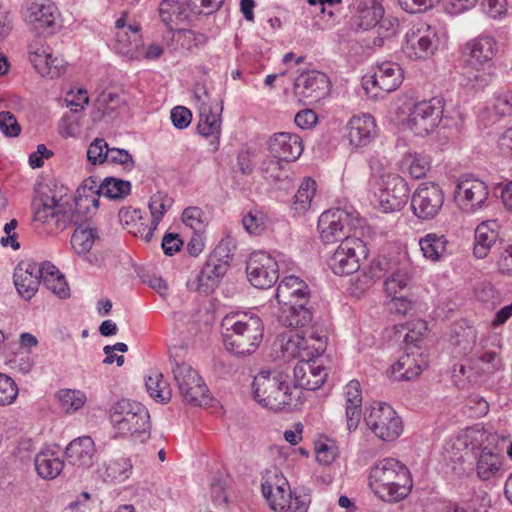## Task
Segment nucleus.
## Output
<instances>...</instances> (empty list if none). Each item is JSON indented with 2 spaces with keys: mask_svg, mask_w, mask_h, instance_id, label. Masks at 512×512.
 <instances>
[{
  "mask_svg": "<svg viewBox=\"0 0 512 512\" xmlns=\"http://www.w3.org/2000/svg\"><path fill=\"white\" fill-rule=\"evenodd\" d=\"M100 179L86 178L76 191L74 207L59 203L54 196L41 193L33 202L34 220L46 227L48 233H58L66 229L70 222H79L80 213L94 217L99 206Z\"/></svg>",
  "mask_w": 512,
  "mask_h": 512,
  "instance_id": "1",
  "label": "nucleus"
},
{
  "mask_svg": "<svg viewBox=\"0 0 512 512\" xmlns=\"http://www.w3.org/2000/svg\"><path fill=\"white\" fill-rule=\"evenodd\" d=\"M221 328L226 350L236 356L251 355L263 339L262 319L254 314H228L222 319Z\"/></svg>",
  "mask_w": 512,
  "mask_h": 512,
  "instance_id": "2",
  "label": "nucleus"
},
{
  "mask_svg": "<svg viewBox=\"0 0 512 512\" xmlns=\"http://www.w3.org/2000/svg\"><path fill=\"white\" fill-rule=\"evenodd\" d=\"M369 480L375 494L387 502L404 499L413 486L407 467L394 458L378 461L370 470Z\"/></svg>",
  "mask_w": 512,
  "mask_h": 512,
  "instance_id": "3",
  "label": "nucleus"
},
{
  "mask_svg": "<svg viewBox=\"0 0 512 512\" xmlns=\"http://www.w3.org/2000/svg\"><path fill=\"white\" fill-rule=\"evenodd\" d=\"M252 393L259 404L274 411L296 406L300 400V392L291 388L287 376L277 370H262L255 375Z\"/></svg>",
  "mask_w": 512,
  "mask_h": 512,
  "instance_id": "4",
  "label": "nucleus"
},
{
  "mask_svg": "<svg viewBox=\"0 0 512 512\" xmlns=\"http://www.w3.org/2000/svg\"><path fill=\"white\" fill-rule=\"evenodd\" d=\"M498 52V42L488 34H481L468 41L463 48L464 57L462 85L473 89H482L488 85L489 76L484 65L492 61Z\"/></svg>",
  "mask_w": 512,
  "mask_h": 512,
  "instance_id": "5",
  "label": "nucleus"
},
{
  "mask_svg": "<svg viewBox=\"0 0 512 512\" xmlns=\"http://www.w3.org/2000/svg\"><path fill=\"white\" fill-rule=\"evenodd\" d=\"M363 219L353 207L332 208L323 212L318 219V230L324 244H333L348 238L362 228Z\"/></svg>",
  "mask_w": 512,
  "mask_h": 512,
  "instance_id": "6",
  "label": "nucleus"
},
{
  "mask_svg": "<svg viewBox=\"0 0 512 512\" xmlns=\"http://www.w3.org/2000/svg\"><path fill=\"white\" fill-rule=\"evenodd\" d=\"M110 419L121 435H149L150 415L139 402L129 399L117 401L111 408Z\"/></svg>",
  "mask_w": 512,
  "mask_h": 512,
  "instance_id": "7",
  "label": "nucleus"
},
{
  "mask_svg": "<svg viewBox=\"0 0 512 512\" xmlns=\"http://www.w3.org/2000/svg\"><path fill=\"white\" fill-rule=\"evenodd\" d=\"M236 245L231 238L222 239L209 255L198 274V290L210 293L218 286L233 259Z\"/></svg>",
  "mask_w": 512,
  "mask_h": 512,
  "instance_id": "8",
  "label": "nucleus"
},
{
  "mask_svg": "<svg viewBox=\"0 0 512 512\" xmlns=\"http://www.w3.org/2000/svg\"><path fill=\"white\" fill-rule=\"evenodd\" d=\"M172 373L183 400L196 407L206 406L211 401L209 389L199 373L189 364L174 362Z\"/></svg>",
  "mask_w": 512,
  "mask_h": 512,
  "instance_id": "9",
  "label": "nucleus"
},
{
  "mask_svg": "<svg viewBox=\"0 0 512 512\" xmlns=\"http://www.w3.org/2000/svg\"><path fill=\"white\" fill-rule=\"evenodd\" d=\"M364 419L375 436L383 441L397 439L403 430L401 418L387 403L379 402L372 405Z\"/></svg>",
  "mask_w": 512,
  "mask_h": 512,
  "instance_id": "10",
  "label": "nucleus"
},
{
  "mask_svg": "<svg viewBox=\"0 0 512 512\" xmlns=\"http://www.w3.org/2000/svg\"><path fill=\"white\" fill-rule=\"evenodd\" d=\"M440 44L439 29L430 25L412 27L405 35L402 50L411 60L432 56Z\"/></svg>",
  "mask_w": 512,
  "mask_h": 512,
  "instance_id": "11",
  "label": "nucleus"
},
{
  "mask_svg": "<svg viewBox=\"0 0 512 512\" xmlns=\"http://www.w3.org/2000/svg\"><path fill=\"white\" fill-rule=\"evenodd\" d=\"M444 191L434 182H423L411 195L412 213L422 221L436 218L444 205Z\"/></svg>",
  "mask_w": 512,
  "mask_h": 512,
  "instance_id": "12",
  "label": "nucleus"
},
{
  "mask_svg": "<svg viewBox=\"0 0 512 512\" xmlns=\"http://www.w3.org/2000/svg\"><path fill=\"white\" fill-rule=\"evenodd\" d=\"M367 256V248L360 238H348L340 243L328 260L335 275L343 276L358 272L360 259Z\"/></svg>",
  "mask_w": 512,
  "mask_h": 512,
  "instance_id": "13",
  "label": "nucleus"
},
{
  "mask_svg": "<svg viewBox=\"0 0 512 512\" xmlns=\"http://www.w3.org/2000/svg\"><path fill=\"white\" fill-rule=\"evenodd\" d=\"M280 260L265 251L253 252L246 264L249 282L258 289H268L279 279Z\"/></svg>",
  "mask_w": 512,
  "mask_h": 512,
  "instance_id": "14",
  "label": "nucleus"
},
{
  "mask_svg": "<svg viewBox=\"0 0 512 512\" xmlns=\"http://www.w3.org/2000/svg\"><path fill=\"white\" fill-rule=\"evenodd\" d=\"M443 111L441 98L418 102L410 109L407 125L415 135L425 136L440 124Z\"/></svg>",
  "mask_w": 512,
  "mask_h": 512,
  "instance_id": "15",
  "label": "nucleus"
},
{
  "mask_svg": "<svg viewBox=\"0 0 512 512\" xmlns=\"http://www.w3.org/2000/svg\"><path fill=\"white\" fill-rule=\"evenodd\" d=\"M486 183L471 174L461 175L456 183L454 197L458 204L467 210L482 208L488 199Z\"/></svg>",
  "mask_w": 512,
  "mask_h": 512,
  "instance_id": "16",
  "label": "nucleus"
},
{
  "mask_svg": "<svg viewBox=\"0 0 512 512\" xmlns=\"http://www.w3.org/2000/svg\"><path fill=\"white\" fill-rule=\"evenodd\" d=\"M410 189L404 178L397 174L388 175L384 186L376 195L384 212L401 210L408 202Z\"/></svg>",
  "mask_w": 512,
  "mask_h": 512,
  "instance_id": "17",
  "label": "nucleus"
},
{
  "mask_svg": "<svg viewBox=\"0 0 512 512\" xmlns=\"http://www.w3.org/2000/svg\"><path fill=\"white\" fill-rule=\"evenodd\" d=\"M26 20L38 34H51L57 26V8L50 0H29Z\"/></svg>",
  "mask_w": 512,
  "mask_h": 512,
  "instance_id": "18",
  "label": "nucleus"
},
{
  "mask_svg": "<svg viewBox=\"0 0 512 512\" xmlns=\"http://www.w3.org/2000/svg\"><path fill=\"white\" fill-rule=\"evenodd\" d=\"M377 135L375 119L370 114L352 116L345 126L344 138L352 148L369 145Z\"/></svg>",
  "mask_w": 512,
  "mask_h": 512,
  "instance_id": "19",
  "label": "nucleus"
},
{
  "mask_svg": "<svg viewBox=\"0 0 512 512\" xmlns=\"http://www.w3.org/2000/svg\"><path fill=\"white\" fill-rule=\"evenodd\" d=\"M293 374L296 391L298 388L310 391L317 390L327 378L324 367L318 364L317 360H305V357L301 358V361L295 365Z\"/></svg>",
  "mask_w": 512,
  "mask_h": 512,
  "instance_id": "20",
  "label": "nucleus"
},
{
  "mask_svg": "<svg viewBox=\"0 0 512 512\" xmlns=\"http://www.w3.org/2000/svg\"><path fill=\"white\" fill-rule=\"evenodd\" d=\"M189 12L202 14V10L192 0L181 3L176 0H163L159 6L160 17L165 26L176 34L178 26L186 23L189 19Z\"/></svg>",
  "mask_w": 512,
  "mask_h": 512,
  "instance_id": "21",
  "label": "nucleus"
},
{
  "mask_svg": "<svg viewBox=\"0 0 512 512\" xmlns=\"http://www.w3.org/2000/svg\"><path fill=\"white\" fill-rule=\"evenodd\" d=\"M297 94L309 103L317 102L329 93V79L321 72L311 71L301 74L295 82Z\"/></svg>",
  "mask_w": 512,
  "mask_h": 512,
  "instance_id": "22",
  "label": "nucleus"
},
{
  "mask_svg": "<svg viewBox=\"0 0 512 512\" xmlns=\"http://www.w3.org/2000/svg\"><path fill=\"white\" fill-rule=\"evenodd\" d=\"M268 149L272 156L284 160V162H291L300 157L304 147L300 136L293 133L280 132L270 138Z\"/></svg>",
  "mask_w": 512,
  "mask_h": 512,
  "instance_id": "23",
  "label": "nucleus"
},
{
  "mask_svg": "<svg viewBox=\"0 0 512 512\" xmlns=\"http://www.w3.org/2000/svg\"><path fill=\"white\" fill-rule=\"evenodd\" d=\"M194 96L196 100L203 105L200 112V121L197 126L198 132L204 137H213L214 141L218 144L220 137V114L223 110V103H220L217 112H212L211 107L205 104V101L210 98L204 86L198 88Z\"/></svg>",
  "mask_w": 512,
  "mask_h": 512,
  "instance_id": "24",
  "label": "nucleus"
},
{
  "mask_svg": "<svg viewBox=\"0 0 512 512\" xmlns=\"http://www.w3.org/2000/svg\"><path fill=\"white\" fill-rule=\"evenodd\" d=\"M326 333L318 330L315 325H308L301 330V335H296V340L290 339L289 345H295L297 352L293 356L303 358L305 356H314V353L320 355L325 349Z\"/></svg>",
  "mask_w": 512,
  "mask_h": 512,
  "instance_id": "25",
  "label": "nucleus"
},
{
  "mask_svg": "<svg viewBox=\"0 0 512 512\" xmlns=\"http://www.w3.org/2000/svg\"><path fill=\"white\" fill-rule=\"evenodd\" d=\"M68 464L88 469L94 463L95 443L90 436H82L72 440L65 449Z\"/></svg>",
  "mask_w": 512,
  "mask_h": 512,
  "instance_id": "26",
  "label": "nucleus"
},
{
  "mask_svg": "<svg viewBox=\"0 0 512 512\" xmlns=\"http://www.w3.org/2000/svg\"><path fill=\"white\" fill-rule=\"evenodd\" d=\"M275 298L279 305L307 303L308 285L297 276H287L277 286Z\"/></svg>",
  "mask_w": 512,
  "mask_h": 512,
  "instance_id": "27",
  "label": "nucleus"
},
{
  "mask_svg": "<svg viewBox=\"0 0 512 512\" xmlns=\"http://www.w3.org/2000/svg\"><path fill=\"white\" fill-rule=\"evenodd\" d=\"M379 87L382 91L392 92L396 90L402 82V69L394 62H383L378 65L377 70L370 80L365 81V89L368 90V83Z\"/></svg>",
  "mask_w": 512,
  "mask_h": 512,
  "instance_id": "28",
  "label": "nucleus"
},
{
  "mask_svg": "<svg viewBox=\"0 0 512 512\" xmlns=\"http://www.w3.org/2000/svg\"><path fill=\"white\" fill-rule=\"evenodd\" d=\"M79 222H70V225L76 227L71 237V245L77 254H85L89 252L99 237L96 228L91 227L90 220L93 217H89L88 214L80 213Z\"/></svg>",
  "mask_w": 512,
  "mask_h": 512,
  "instance_id": "29",
  "label": "nucleus"
},
{
  "mask_svg": "<svg viewBox=\"0 0 512 512\" xmlns=\"http://www.w3.org/2000/svg\"><path fill=\"white\" fill-rule=\"evenodd\" d=\"M497 229L498 224L495 220L484 221L476 227L473 248L475 257L483 259L488 255L499 238Z\"/></svg>",
  "mask_w": 512,
  "mask_h": 512,
  "instance_id": "30",
  "label": "nucleus"
},
{
  "mask_svg": "<svg viewBox=\"0 0 512 512\" xmlns=\"http://www.w3.org/2000/svg\"><path fill=\"white\" fill-rule=\"evenodd\" d=\"M34 464L37 474L47 480L56 478L64 468V461L55 447L41 449L35 456Z\"/></svg>",
  "mask_w": 512,
  "mask_h": 512,
  "instance_id": "31",
  "label": "nucleus"
},
{
  "mask_svg": "<svg viewBox=\"0 0 512 512\" xmlns=\"http://www.w3.org/2000/svg\"><path fill=\"white\" fill-rule=\"evenodd\" d=\"M307 303H292L280 305L279 322L289 328L303 330L312 322V312L306 307Z\"/></svg>",
  "mask_w": 512,
  "mask_h": 512,
  "instance_id": "32",
  "label": "nucleus"
},
{
  "mask_svg": "<svg viewBox=\"0 0 512 512\" xmlns=\"http://www.w3.org/2000/svg\"><path fill=\"white\" fill-rule=\"evenodd\" d=\"M495 449L482 447L476 457V473L482 481L497 477L502 468V455Z\"/></svg>",
  "mask_w": 512,
  "mask_h": 512,
  "instance_id": "33",
  "label": "nucleus"
},
{
  "mask_svg": "<svg viewBox=\"0 0 512 512\" xmlns=\"http://www.w3.org/2000/svg\"><path fill=\"white\" fill-rule=\"evenodd\" d=\"M118 217L122 227L126 229L130 234L133 236L141 237L147 243L152 240L147 239L146 237L149 231V226L143 221V216L140 209L122 207L119 210Z\"/></svg>",
  "mask_w": 512,
  "mask_h": 512,
  "instance_id": "34",
  "label": "nucleus"
},
{
  "mask_svg": "<svg viewBox=\"0 0 512 512\" xmlns=\"http://www.w3.org/2000/svg\"><path fill=\"white\" fill-rule=\"evenodd\" d=\"M448 243L445 235L437 233H428L419 239L423 256L433 262H437L449 254Z\"/></svg>",
  "mask_w": 512,
  "mask_h": 512,
  "instance_id": "35",
  "label": "nucleus"
},
{
  "mask_svg": "<svg viewBox=\"0 0 512 512\" xmlns=\"http://www.w3.org/2000/svg\"><path fill=\"white\" fill-rule=\"evenodd\" d=\"M173 199L165 192H157L150 197L149 210L151 213V224L146 235L147 239H152L155 230L163 219L165 213L171 208Z\"/></svg>",
  "mask_w": 512,
  "mask_h": 512,
  "instance_id": "36",
  "label": "nucleus"
},
{
  "mask_svg": "<svg viewBox=\"0 0 512 512\" xmlns=\"http://www.w3.org/2000/svg\"><path fill=\"white\" fill-rule=\"evenodd\" d=\"M424 369L423 361L410 354L402 355L391 367V373L397 381H409L418 377Z\"/></svg>",
  "mask_w": 512,
  "mask_h": 512,
  "instance_id": "37",
  "label": "nucleus"
},
{
  "mask_svg": "<svg viewBox=\"0 0 512 512\" xmlns=\"http://www.w3.org/2000/svg\"><path fill=\"white\" fill-rule=\"evenodd\" d=\"M121 103L122 100L117 93L106 91L101 92L94 103L92 120L97 122L102 121L106 117H115L116 111L120 107Z\"/></svg>",
  "mask_w": 512,
  "mask_h": 512,
  "instance_id": "38",
  "label": "nucleus"
},
{
  "mask_svg": "<svg viewBox=\"0 0 512 512\" xmlns=\"http://www.w3.org/2000/svg\"><path fill=\"white\" fill-rule=\"evenodd\" d=\"M477 338L476 330L471 326L458 327L454 330L450 338V343L454 346V353L459 356H466L472 352Z\"/></svg>",
  "mask_w": 512,
  "mask_h": 512,
  "instance_id": "39",
  "label": "nucleus"
},
{
  "mask_svg": "<svg viewBox=\"0 0 512 512\" xmlns=\"http://www.w3.org/2000/svg\"><path fill=\"white\" fill-rule=\"evenodd\" d=\"M132 463L129 458H118L110 460L105 465L103 473L104 481L112 483H122L127 480L132 472Z\"/></svg>",
  "mask_w": 512,
  "mask_h": 512,
  "instance_id": "40",
  "label": "nucleus"
},
{
  "mask_svg": "<svg viewBox=\"0 0 512 512\" xmlns=\"http://www.w3.org/2000/svg\"><path fill=\"white\" fill-rule=\"evenodd\" d=\"M131 183L126 180L106 177L101 181L99 191L101 196H105L109 199H123L128 196L131 192Z\"/></svg>",
  "mask_w": 512,
  "mask_h": 512,
  "instance_id": "41",
  "label": "nucleus"
},
{
  "mask_svg": "<svg viewBox=\"0 0 512 512\" xmlns=\"http://www.w3.org/2000/svg\"><path fill=\"white\" fill-rule=\"evenodd\" d=\"M145 386L149 395L156 401L166 403L170 401L172 392L169 384L164 380L163 375L155 373L149 376L145 381Z\"/></svg>",
  "mask_w": 512,
  "mask_h": 512,
  "instance_id": "42",
  "label": "nucleus"
},
{
  "mask_svg": "<svg viewBox=\"0 0 512 512\" xmlns=\"http://www.w3.org/2000/svg\"><path fill=\"white\" fill-rule=\"evenodd\" d=\"M403 163L408 166L411 177L420 179L426 176L431 168V160L427 155L409 153L405 156Z\"/></svg>",
  "mask_w": 512,
  "mask_h": 512,
  "instance_id": "43",
  "label": "nucleus"
},
{
  "mask_svg": "<svg viewBox=\"0 0 512 512\" xmlns=\"http://www.w3.org/2000/svg\"><path fill=\"white\" fill-rule=\"evenodd\" d=\"M22 274L21 270H15L14 284L22 298L29 300L38 291L41 279L39 276H27Z\"/></svg>",
  "mask_w": 512,
  "mask_h": 512,
  "instance_id": "44",
  "label": "nucleus"
},
{
  "mask_svg": "<svg viewBox=\"0 0 512 512\" xmlns=\"http://www.w3.org/2000/svg\"><path fill=\"white\" fill-rule=\"evenodd\" d=\"M261 490L263 496L267 499L269 506L272 510L281 512L286 509L288 497H290V494L286 492L282 485L277 486V492L280 493L279 498L276 497L273 485L269 482L262 483Z\"/></svg>",
  "mask_w": 512,
  "mask_h": 512,
  "instance_id": "45",
  "label": "nucleus"
},
{
  "mask_svg": "<svg viewBox=\"0 0 512 512\" xmlns=\"http://www.w3.org/2000/svg\"><path fill=\"white\" fill-rule=\"evenodd\" d=\"M316 192V182L311 178H305L298 191L294 195V206L296 210H306Z\"/></svg>",
  "mask_w": 512,
  "mask_h": 512,
  "instance_id": "46",
  "label": "nucleus"
},
{
  "mask_svg": "<svg viewBox=\"0 0 512 512\" xmlns=\"http://www.w3.org/2000/svg\"><path fill=\"white\" fill-rule=\"evenodd\" d=\"M410 280L411 276L407 270L398 269L385 280V291L390 297H395L407 287Z\"/></svg>",
  "mask_w": 512,
  "mask_h": 512,
  "instance_id": "47",
  "label": "nucleus"
},
{
  "mask_svg": "<svg viewBox=\"0 0 512 512\" xmlns=\"http://www.w3.org/2000/svg\"><path fill=\"white\" fill-rule=\"evenodd\" d=\"M375 28L377 36L374 38L373 44L381 47L385 40H388L397 34L399 22L396 18L382 17Z\"/></svg>",
  "mask_w": 512,
  "mask_h": 512,
  "instance_id": "48",
  "label": "nucleus"
},
{
  "mask_svg": "<svg viewBox=\"0 0 512 512\" xmlns=\"http://www.w3.org/2000/svg\"><path fill=\"white\" fill-rule=\"evenodd\" d=\"M176 35L181 45L189 50L204 47L209 39L206 34L191 29H177Z\"/></svg>",
  "mask_w": 512,
  "mask_h": 512,
  "instance_id": "49",
  "label": "nucleus"
},
{
  "mask_svg": "<svg viewBox=\"0 0 512 512\" xmlns=\"http://www.w3.org/2000/svg\"><path fill=\"white\" fill-rule=\"evenodd\" d=\"M18 386L8 375L0 373V406H8L14 403L18 396Z\"/></svg>",
  "mask_w": 512,
  "mask_h": 512,
  "instance_id": "50",
  "label": "nucleus"
},
{
  "mask_svg": "<svg viewBox=\"0 0 512 512\" xmlns=\"http://www.w3.org/2000/svg\"><path fill=\"white\" fill-rule=\"evenodd\" d=\"M283 162L284 160H280L270 154L269 157L262 161L260 170L265 178L272 181H280L287 177L283 170Z\"/></svg>",
  "mask_w": 512,
  "mask_h": 512,
  "instance_id": "51",
  "label": "nucleus"
},
{
  "mask_svg": "<svg viewBox=\"0 0 512 512\" xmlns=\"http://www.w3.org/2000/svg\"><path fill=\"white\" fill-rule=\"evenodd\" d=\"M384 16L381 4L373 2L372 6L361 12L359 27L363 30L375 28L379 20Z\"/></svg>",
  "mask_w": 512,
  "mask_h": 512,
  "instance_id": "52",
  "label": "nucleus"
},
{
  "mask_svg": "<svg viewBox=\"0 0 512 512\" xmlns=\"http://www.w3.org/2000/svg\"><path fill=\"white\" fill-rule=\"evenodd\" d=\"M242 224L249 234L260 235L266 229V217L259 211H250L242 218Z\"/></svg>",
  "mask_w": 512,
  "mask_h": 512,
  "instance_id": "53",
  "label": "nucleus"
},
{
  "mask_svg": "<svg viewBox=\"0 0 512 512\" xmlns=\"http://www.w3.org/2000/svg\"><path fill=\"white\" fill-rule=\"evenodd\" d=\"M109 157V147L102 138H96L88 147L87 159L92 164H102Z\"/></svg>",
  "mask_w": 512,
  "mask_h": 512,
  "instance_id": "54",
  "label": "nucleus"
},
{
  "mask_svg": "<svg viewBox=\"0 0 512 512\" xmlns=\"http://www.w3.org/2000/svg\"><path fill=\"white\" fill-rule=\"evenodd\" d=\"M62 406L67 411H76L80 409L85 402V396L76 390H61L58 394Z\"/></svg>",
  "mask_w": 512,
  "mask_h": 512,
  "instance_id": "55",
  "label": "nucleus"
},
{
  "mask_svg": "<svg viewBox=\"0 0 512 512\" xmlns=\"http://www.w3.org/2000/svg\"><path fill=\"white\" fill-rule=\"evenodd\" d=\"M204 213L199 207H187L182 213V221L189 226L194 232H199L204 228Z\"/></svg>",
  "mask_w": 512,
  "mask_h": 512,
  "instance_id": "56",
  "label": "nucleus"
},
{
  "mask_svg": "<svg viewBox=\"0 0 512 512\" xmlns=\"http://www.w3.org/2000/svg\"><path fill=\"white\" fill-rule=\"evenodd\" d=\"M0 131L7 137H16L20 134L21 127L11 112H0Z\"/></svg>",
  "mask_w": 512,
  "mask_h": 512,
  "instance_id": "57",
  "label": "nucleus"
},
{
  "mask_svg": "<svg viewBox=\"0 0 512 512\" xmlns=\"http://www.w3.org/2000/svg\"><path fill=\"white\" fill-rule=\"evenodd\" d=\"M440 0H398L401 8L411 14L423 13L434 8Z\"/></svg>",
  "mask_w": 512,
  "mask_h": 512,
  "instance_id": "58",
  "label": "nucleus"
},
{
  "mask_svg": "<svg viewBox=\"0 0 512 512\" xmlns=\"http://www.w3.org/2000/svg\"><path fill=\"white\" fill-rule=\"evenodd\" d=\"M107 160L114 164H120L125 170H132L135 166L132 155L125 149L109 148Z\"/></svg>",
  "mask_w": 512,
  "mask_h": 512,
  "instance_id": "59",
  "label": "nucleus"
},
{
  "mask_svg": "<svg viewBox=\"0 0 512 512\" xmlns=\"http://www.w3.org/2000/svg\"><path fill=\"white\" fill-rule=\"evenodd\" d=\"M170 118L174 127L182 130L190 125L192 113L186 107L176 106L171 110Z\"/></svg>",
  "mask_w": 512,
  "mask_h": 512,
  "instance_id": "60",
  "label": "nucleus"
},
{
  "mask_svg": "<svg viewBox=\"0 0 512 512\" xmlns=\"http://www.w3.org/2000/svg\"><path fill=\"white\" fill-rule=\"evenodd\" d=\"M495 113L500 116H512V92L506 91L495 97Z\"/></svg>",
  "mask_w": 512,
  "mask_h": 512,
  "instance_id": "61",
  "label": "nucleus"
},
{
  "mask_svg": "<svg viewBox=\"0 0 512 512\" xmlns=\"http://www.w3.org/2000/svg\"><path fill=\"white\" fill-rule=\"evenodd\" d=\"M47 66L44 67L43 77L57 78L66 71V62L64 59L58 56L49 54V60H47Z\"/></svg>",
  "mask_w": 512,
  "mask_h": 512,
  "instance_id": "62",
  "label": "nucleus"
},
{
  "mask_svg": "<svg viewBox=\"0 0 512 512\" xmlns=\"http://www.w3.org/2000/svg\"><path fill=\"white\" fill-rule=\"evenodd\" d=\"M65 101L72 112L78 113L84 110L85 106L89 103V97L86 90L79 89L76 94L70 92Z\"/></svg>",
  "mask_w": 512,
  "mask_h": 512,
  "instance_id": "63",
  "label": "nucleus"
},
{
  "mask_svg": "<svg viewBox=\"0 0 512 512\" xmlns=\"http://www.w3.org/2000/svg\"><path fill=\"white\" fill-rule=\"evenodd\" d=\"M479 361L486 365V371L494 374L502 368V359L495 351H484L478 355Z\"/></svg>",
  "mask_w": 512,
  "mask_h": 512,
  "instance_id": "64",
  "label": "nucleus"
}]
</instances>
